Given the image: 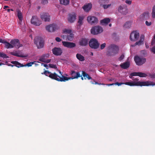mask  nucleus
Segmentation results:
<instances>
[{
	"label": "nucleus",
	"instance_id": "nucleus-1",
	"mask_svg": "<svg viewBox=\"0 0 155 155\" xmlns=\"http://www.w3.org/2000/svg\"><path fill=\"white\" fill-rule=\"evenodd\" d=\"M124 84L131 86H148L149 85H154L155 84H153V82H126L124 83Z\"/></svg>",
	"mask_w": 155,
	"mask_h": 155
},
{
	"label": "nucleus",
	"instance_id": "nucleus-2",
	"mask_svg": "<svg viewBox=\"0 0 155 155\" xmlns=\"http://www.w3.org/2000/svg\"><path fill=\"white\" fill-rule=\"evenodd\" d=\"M108 51L107 54L108 56H114L117 54L118 51V47L114 45H110L108 48Z\"/></svg>",
	"mask_w": 155,
	"mask_h": 155
},
{
	"label": "nucleus",
	"instance_id": "nucleus-3",
	"mask_svg": "<svg viewBox=\"0 0 155 155\" xmlns=\"http://www.w3.org/2000/svg\"><path fill=\"white\" fill-rule=\"evenodd\" d=\"M70 75L71 76V77H67L64 76L65 81H67L69 80L77 79L78 78L81 77V76L80 72H76L73 70H71V71Z\"/></svg>",
	"mask_w": 155,
	"mask_h": 155
},
{
	"label": "nucleus",
	"instance_id": "nucleus-4",
	"mask_svg": "<svg viewBox=\"0 0 155 155\" xmlns=\"http://www.w3.org/2000/svg\"><path fill=\"white\" fill-rule=\"evenodd\" d=\"M59 73L61 74V77L58 75L56 73L54 72L53 73H51V75L50 76V78H51L56 80L58 81L65 82L64 76L62 75L61 72L59 71Z\"/></svg>",
	"mask_w": 155,
	"mask_h": 155
},
{
	"label": "nucleus",
	"instance_id": "nucleus-5",
	"mask_svg": "<svg viewBox=\"0 0 155 155\" xmlns=\"http://www.w3.org/2000/svg\"><path fill=\"white\" fill-rule=\"evenodd\" d=\"M34 43L38 48H41L44 46V41L42 38L40 37H35L34 39Z\"/></svg>",
	"mask_w": 155,
	"mask_h": 155
},
{
	"label": "nucleus",
	"instance_id": "nucleus-6",
	"mask_svg": "<svg viewBox=\"0 0 155 155\" xmlns=\"http://www.w3.org/2000/svg\"><path fill=\"white\" fill-rule=\"evenodd\" d=\"M89 44L90 47L92 48L97 49L99 46L100 44L97 40L95 38H92L89 41Z\"/></svg>",
	"mask_w": 155,
	"mask_h": 155
},
{
	"label": "nucleus",
	"instance_id": "nucleus-7",
	"mask_svg": "<svg viewBox=\"0 0 155 155\" xmlns=\"http://www.w3.org/2000/svg\"><path fill=\"white\" fill-rule=\"evenodd\" d=\"M103 31L102 27L99 26H96L93 27L91 29V34L96 35L100 34Z\"/></svg>",
	"mask_w": 155,
	"mask_h": 155
},
{
	"label": "nucleus",
	"instance_id": "nucleus-8",
	"mask_svg": "<svg viewBox=\"0 0 155 155\" xmlns=\"http://www.w3.org/2000/svg\"><path fill=\"white\" fill-rule=\"evenodd\" d=\"M118 12L124 15H126L128 13V9L125 5L122 4L118 7L117 8Z\"/></svg>",
	"mask_w": 155,
	"mask_h": 155
},
{
	"label": "nucleus",
	"instance_id": "nucleus-9",
	"mask_svg": "<svg viewBox=\"0 0 155 155\" xmlns=\"http://www.w3.org/2000/svg\"><path fill=\"white\" fill-rule=\"evenodd\" d=\"M134 60L136 64L138 65H142L146 61L145 58L140 57L137 55H136L134 57Z\"/></svg>",
	"mask_w": 155,
	"mask_h": 155
},
{
	"label": "nucleus",
	"instance_id": "nucleus-10",
	"mask_svg": "<svg viewBox=\"0 0 155 155\" xmlns=\"http://www.w3.org/2000/svg\"><path fill=\"white\" fill-rule=\"evenodd\" d=\"M139 37V33L136 31H134L131 33L130 38L131 41H134L137 40Z\"/></svg>",
	"mask_w": 155,
	"mask_h": 155
},
{
	"label": "nucleus",
	"instance_id": "nucleus-11",
	"mask_svg": "<svg viewBox=\"0 0 155 155\" xmlns=\"http://www.w3.org/2000/svg\"><path fill=\"white\" fill-rule=\"evenodd\" d=\"M31 23L34 25L38 26L41 24V21L38 19L37 17L33 16L31 20Z\"/></svg>",
	"mask_w": 155,
	"mask_h": 155
},
{
	"label": "nucleus",
	"instance_id": "nucleus-12",
	"mask_svg": "<svg viewBox=\"0 0 155 155\" xmlns=\"http://www.w3.org/2000/svg\"><path fill=\"white\" fill-rule=\"evenodd\" d=\"M46 30L49 32H53L57 29V25L55 24H52L46 27Z\"/></svg>",
	"mask_w": 155,
	"mask_h": 155
},
{
	"label": "nucleus",
	"instance_id": "nucleus-13",
	"mask_svg": "<svg viewBox=\"0 0 155 155\" xmlns=\"http://www.w3.org/2000/svg\"><path fill=\"white\" fill-rule=\"evenodd\" d=\"M76 14L74 12L69 14L68 18V21L70 23L74 22L76 19Z\"/></svg>",
	"mask_w": 155,
	"mask_h": 155
},
{
	"label": "nucleus",
	"instance_id": "nucleus-14",
	"mask_svg": "<svg viewBox=\"0 0 155 155\" xmlns=\"http://www.w3.org/2000/svg\"><path fill=\"white\" fill-rule=\"evenodd\" d=\"M40 18L45 21H49L50 19L49 14L46 13H41L40 14Z\"/></svg>",
	"mask_w": 155,
	"mask_h": 155
},
{
	"label": "nucleus",
	"instance_id": "nucleus-15",
	"mask_svg": "<svg viewBox=\"0 0 155 155\" xmlns=\"http://www.w3.org/2000/svg\"><path fill=\"white\" fill-rule=\"evenodd\" d=\"M62 43L64 47L69 48H74L76 46L75 43L71 42L63 41H62Z\"/></svg>",
	"mask_w": 155,
	"mask_h": 155
},
{
	"label": "nucleus",
	"instance_id": "nucleus-16",
	"mask_svg": "<svg viewBox=\"0 0 155 155\" xmlns=\"http://www.w3.org/2000/svg\"><path fill=\"white\" fill-rule=\"evenodd\" d=\"M52 53L56 56L61 55L62 53V51L60 48L54 47L52 49Z\"/></svg>",
	"mask_w": 155,
	"mask_h": 155
},
{
	"label": "nucleus",
	"instance_id": "nucleus-17",
	"mask_svg": "<svg viewBox=\"0 0 155 155\" xmlns=\"http://www.w3.org/2000/svg\"><path fill=\"white\" fill-rule=\"evenodd\" d=\"M87 20L88 22L91 24H96L98 21L97 18L94 16H89Z\"/></svg>",
	"mask_w": 155,
	"mask_h": 155
},
{
	"label": "nucleus",
	"instance_id": "nucleus-18",
	"mask_svg": "<svg viewBox=\"0 0 155 155\" xmlns=\"http://www.w3.org/2000/svg\"><path fill=\"white\" fill-rule=\"evenodd\" d=\"M10 43L15 48H18L21 46L20 44L19 40L18 39H12L10 41Z\"/></svg>",
	"mask_w": 155,
	"mask_h": 155
},
{
	"label": "nucleus",
	"instance_id": "nucleus-19",
	"mask_svg": "<svg viewBox=\"0 0 155 155\" xmlns=\"http://www.w3.org/2000/svg\"><path fill=\"white\" fill-rule=\"evenodd\" d=\"M89 39L86 38L81 39L79 42V45L82 46H86L88 44Z\"/></svg>",
	"mask_w": 155,
	"mask_h": 155
},
{
	"label": "nucleus",
	"instance_id": "nucleus-20",
	"mask_svg": "<svg viewBox=\"0 0 155 155\" xmlns=\"http://www.w3.org/2000/svg\"><path fill=\"white\" fill-rule=\"evenodd\" d=\"M92 7V4L91 3L85 4L83 7V8L84 11L87 12H89Z\"/></svg>",
	"mask_w": 155,
	"mask_h": 155
},
{
	"label": "nucleus",
	"instance_id": "nucleus-21",
	"mask_svg": "<svg viewBox=\"0 0 155 155\" xmlns=\"http://www.w3.org/2000/svg\"><path fill=\"white\" fill-rule=\"evenodd\" d=\"M130 63L129 62H125L120 65V67L124 69H126L128 68L130 66Z\"/></svg>",
	"mask_w": 155,
	"mask_h": 155
},
{
	"label": "nucleus",
	"instance_id": "nucleus-22",
	"mask_svg": "<svg viewBox=\"0 0 155 155\" xmlns=\"http://www.w3.org/2000/svg\"><path fill=\"white\" fill-rule=\"evenodd\" d=\"M10 54L14 56H15L17 57H26V56H25L24 54H19V53L17 52L16 51L15 52H10Z\"/></svg>",
	"mask_w": 155,
	"mask_h": 155
},
{
	"label": "nucleus",
	"instance_id": "nucleus-23",
	"mask_svg": "<svg viewBox=\"0 0 155 155\" xmlns=\"http://www.w3.org/2000/svg\"><path fill=\"white\" fill-rule=\"evenodd\" d=\"M12 64H13L18 68H20L24 67V65L21 64L17 61H12L11 62Z\"/></svg>",
	"mask_w": 155,
	"mask_h": 155
},
{
	"label": "nucleus",
	"instance_id": "nucleus-24",
	"mask_svg": "<svg viewBox=\"0 0 155 155\" xmlns=\"http://www.w3.org/2000/svg\"><path fill=\"white\" fill-rule=\"evenodd\" d=\"M82 75L84 77V79H87L88 80L91 79V77L87 73H86L84 71H82Z\"/></svg>",
	"mask_w": 155,
	"mask_h": 155
},
{
	"label": "nucleus",
	"instance_id": "nucleus-25",
	"mask_svg": "<svg viewBox=\"0 0 155 155\" xmlns=\"http://www.w3.org/2000/svg\"><path fill=\"white\" fill-rule=\"evenodd\" d=\"M3 44L5 45V47L7 48H12L14 46L10 43L8 42L5 40L4 41Z\"/></svg>",
	"mask_w": 155,
	"mask_h": 155
},
{
	"label": "nucleus",
	"instance_id": "nucleus-26",
	"mask_svg": "<svg viewBox=\"0 0 155 155\" xmlns=\"http://www.w3.org/2000/svg\"><path fill=\"white\" fill-rule=\"evenodd\" d=\"M17 16L20 22H21L23 20V16L21 11L18 9L17 11Z\"/></svg>",
	"mask_w": 155,
	"mask_h": 155
},
{
	"label": "nucleus",
	"instance_id": "nucleus-27",
	"mask_svg": "<svg viewBox=\"0 0 155 155\" xmlns=\"http://www.w3.org/2000/svg\"><path fill=\"white\" fill-rule=\"evenodd\" d=\"M110 21V19L109 18H107L101 20V23L102 25L107 24Z\"/></svg>",
	"mask_w": 155,
	"mask_h": 155
},
{
	"label": "nucleus",
	"instance_id": "nucleus-28",
	"mask_svg": "<svg viewBox=\"0 0 155 155\" xmlns=\"http://www.w3.org/2000/svg\"><path fill=\"white\" fill-rule=\"evenodd\" d=\"M76 57L78 60L81 61H83L85 60L84 57L80 54H77Z\"/></svg>",
	"mask_w": 155,
	"mask_h": 155
},
{
	"label": "nucleus",
	"instance_id": "nucleus-29",
	"mask_svg": "<svg viewBox=\"0 0 155 155\" xmlns=\"http://www.w3.org/2000/svg\"><path fill=\"white\" fill-rule=\"evenodd\" d=\"M60 3L64 5H67L69 4V0H60Z\"/></svg>",
	"mask_w": 155,
	"mask_h": 155
},
{
	"label": "nucleus",
	"instance_id": "nucleus-30",
	"mask_svg": "<svg viewBox=\"0 0 155 155\" xmlns=\"http://www.w3.org/2000/svg\"><path fill=\"white\" fill-rule=\"evenodd\" d=\"M74 35L73 34L70 33L68 35L67 39L68 41H72Z\"/></svg>",
	"mask_w": 155,
	"mask_h": 155
},
{
	"label": "nucleus",
	"instance_id": "nucleus-31",
	"mask_svg": "<svg viewBox=\"0 0 155 155\" xmlns=\"http://www.w3.org/2000/svg\"><path fill=\"white\" fill-rule=\"evenodd\" d=\"M131 25V22L130 21L126 22L124 25V27L125 28H129Z\"/></svg>",
	"mask_w": 155,
	"mask_h": 155
},
{
	"label": "nucleus",
	"instance_id": "nucleus-32",
	"mask_svg": "<svg viewBox=\"0 0 155 155\" xmlns=\"http://www.w3.org/2000/svg\"><path fill=\"white\" fill-rule=\"evenodd\" d=\"M84 18L82 17L79 16V20L78 21V26L80 27L83 24V21Z\"/></svg>",
	"mask_w": 155,
	"mask_h": 155
},
{
	"label": "nucleus",
	"instance_id": "nucleus-33",
	"mask_svg": "<svg viewBox=\"0 0 155 155\" xmlns=\"http://www.w3.org/2000/svg\"><path fill=\"white\" fill-rule=\"evenodd\" d=\"M134 76H138V72H134L131 73L129 75V77L131 79H133Z\"/></svg>",
	"mask_w": 155,
	"mask_h": 155
},
{
	"label": "nucleus",
	"instance_id": "nucleus-34",
	"mask_svg": "<svg viewBox=\"0 0 155 155\" xmlns=\"http://www.w3.org/2000/svg\"><path fill=\"white\" fill-rule=\"evenodd\" d=\"M147 76V74L144 73L138 72V76L140 77H146Z\"/></svg>",
	"mask_w": 155,
	"mask_h": 155
},
{
	"label": "nucleus",
	"instance_id": "nucleus-35",
	"mask_svg": "<svg viewBox=\"0 0 155 155\" xmlns=\"http://www.w3.org/2000/svg\"><path fill=\"white\" fill-rule=\"evenodd\" d=\"M45 55H44L41 57H40L39 59V61L41 62H45L46 59L45 58Z\"/></svg>",
	"mask_w": 155,
	"mask_h": 155
},
{
	"label": "nucleus",
	"instance_id": "nucleus-36",
	"mask_svg": "<svg viewBox=\"0 0 155 155\" xmlns=\"http://www.w3.org/2000/svg\"><path fill=\"white\" fill-rule=\"evenodd\" d=\"M143 43V41L141 40H140L136 42L134 45H133V46H135L137 45H140L142 44Z\"/></svg>",
	"mask_w": 155,
	"mask_h": 155
},
{
	"label": "nucleus",
	"instance_id": "nucleus-37",
	"mask_svg": "<svg viewBox=\"0 0 155 155\" xmlns=\"http://www.w3.org/2000/svg\"><path fill=\"white\" fill-rule=\"evenodd\" d=\"M44 74L46 76H48L50 78V76L51 75V73L48 71L45 70L44 72Z\"/></svg>",
	"mask_w": 155,
	"mask_h": 155
},
{
	"label": "nucleus",
	"instance_id": "nucleus-38",
	"mask_svg": "<svg viewBox=\"0 0 155 155\" xmlns=\"http://www.w3.org/2000/svg\"><path fill=\"white\" fill-rule=\"evenodd\" d=\"M0 57L6 58H8V57L6 54L2 52H0Z\"/></svg>",
	"mask_w": 155,
	"mask_h": 155
},
{
	"label": "nucleus",
	"instance_id": "nucleus-39",
	"mask_svg": "<svg viewBox=\"0 0 155 155\" xmlns=\"http://www.w3.org/2000/svg\"><path fill=\"white\" fill-rule=\"evenodd\" d=\"M35 61L31 62L26 64H25L24 65V67H26L27 66L28 67H31L32 66V65L34 64V63Z\"/></svg>",
	"mask_w": 155,
	"mask_h": 155
},
{
	"label": "nucleus",
	"instance_id": "nucleus-40",
	"mask_svg": "<svg viewBox=\"0 0 155 155\" xmlns=\"http://www.w3.org/2000/svg\"><path fill=\"white\" fill-rule=\"evenodd\" d=\"M152 15L153 18H155V5L153 6V8Z\"/></svg>",
	"mask_w": 155,
	"mask_h": 155
},
{
	"label": "nucleus",
	"instance_id": "nucleus-41",
	"mask_svg": "<svg viewBox=\"0 0 155 155\" xmlns=\"http://www.w3.org/2000/svg\"><path fill=\"white\" fill-rule=\"evenodd\" d=\"M49 67L51 68H54L55 69L57 68L56 66L55 65H54V64H49Z\"/></svg>",
	"mask_w": 155,
	"mask_h": 155
},
{
	"label": "nucleus",
	"instance_id": "nucleus-42",
	"mask_svg": "<svg viewBox=\"0 0 155 155\" xmlns=\"http://www.w3.org/2000/svg\"><path fill=\"white\" fill-rule=\"evenodd\" d=\"M111 4L108 5H103V7L104 9H106L111 6Z\"/></svg>",
	"mask_w": 155,
	"mask_h": 155
},
{
	"label": "nucleus",
	"instance_id": "nucleus-43",
	"mask_svg": "<svg viewBox=\"0 0 155 155\" xmlns=\"http://www.w3.org/2000/svg\"><path fill=\"white\" fill-rule=\"evenodd\" d=\"M106 44L105 43H104L100 46V48L101 50L103 49L106 46Z\"/></svg>",
	"mask_w": 155,
	"mask_h": 155
},
{
	"label": "nucleus",
	"instance_id": "nucleus-44",
	"mask_svg": "<svg viewBox=\"0 0 155 155\" xmlns=\"http://www.w3.org/2000/svg\"><path fill=\"white\" fill-rule=\"evenodd\" d=\"M48 0H42L41 2V3L43 5L46 4L48 3Z\"/></svg>",
	"mask_w": 155,
	"mask_h": 155
},
{
	"label": "nucleus",
	"instance_id": "nucleus-45",
	"mask_svg": "<svg viewBox=\"0 0 155 155\" xmlns=\"http://www.w3.org/2000/svg\"><path fill=\"white\" fill-rule=\"evenodd\" d=\"M125 2L129 5H130L132 3V1L131 0H126Z\"/></svg>",
	"mask_w": 155,
	"mask_h": 155
},
{
	"label": "nucleus",
	"instance_id": "nucleus-46",
	"mask_svg": "<svg viewBox=\"0 0 155 155\" xmlns=\"http://www.w3.org/2000/svg\"><path fill=\"white\" fill-rule=\"evenodd\" d=\"M124 84V83L120 82L119 83L118 82H117L115 83V85H117L118 86H120L122 84Z\"/></svg>",
	"mask_w": 155,
	"mask_h": 155
},
{
	"label": "nucleus",
	"instance_id": "nucleus-47",
	"mask_svg": "<svg viewBox=\"0 0 155 155\" xmlns=\"http://www.w3.org/2000/svg\"><path fill=\"white\" fill-rule=\"evenodd\" d=\"M94 81L95 82V83H94L92 81H91V83L92 84H99V85L102 84V85H104L105 84H104L99 83L98 82H97L96 81Z\"/></svg>",
	"mask_w": 155,
	"mask_h": 155
},
{
	"label": "nucleus",
	"instance_id": "nucleus-48",
	"mask_svg": "<svg viewBox=\"0 0 155 155\" xmlns=\"http://www.w3.org/2000/svg\"><path fill=\"white\" fill-rule=\"evenodd\" d=\"M124 55L123 54L121 55L120 56L119 58L118 59L119 61H121L124 58Z\"/></svg>",
	"mask_w": 155,
	"mask_h": 155
},
{
	"label": "nucleus",
	"instance_id": "nucleus-49",
	"mask_svg": "<svg viewBox=\"0 0 155 155\" xmlns=\"http://www.w3.org/2000/svg\"><path fill=\"white\" fill-rule=\"evenodd\" d=\"M145 24L149 26L151 25L152 23L151 22H148V21H146L145 22Z\"/></svg>",
	"mask_w": 155,
	"mask_h": 155
},
{
	"label": "nucleus",
	"instance_id": "nucleus-50",
	"mask_svg": "<svg viewBox=\"0 0 155 155\" xmlns=\"http://www.w3.org/2000/svg\"><path fill=\"white\" fill-rule=\"evenodd\" d=\"M55 40L57 42H60L61 41V39L60 38L57 37L55 38Z\"/></svg>",
	"mask_w": 155,
	"mask_h": 155
},
{
	"label": "nucleus",
	"instance_id": "nucleus-51",
	"mask_svg": "<svg viewBox=\"0 0 155 155\" xmlns=\"http://www.w3.org/2000/svg\"><path fill=\"white\" fill-rule=\"evenodd\" d=\"M150 78L152 79L155 78V74H151L150 75Z\"/></svg>",
	"mask_w": 155,
	"mask_h": 155
},
{
	"label": "nucleus",
	"instance_id": "nucleus-52",
	"mask_svg": "<svg viewBox=\"0 0 155 155\" xmlns=\"http://www.w3.org/2000/svg\"><path fill=\"white\" fill-rule=\"evenodd\" d=\"M131 79L134 81V82H139L138 81L139 79L137 78H135L134 77H133V78Z\"/></svg>",
	"mask_w": 155,
	"mask_h": 155
},
{
	"label": "nucleus",
	"instance_id": "nucleus-53",
	"mask_svg": "<svg viewBox=\"0 0 155 155\" xmlns=\"http://www.w3.org/2000/svg\"><path fill=\"white\" fill-rule=\"evenodd\" d=\"M151 51L155 54V46L152 48Z\"/></svg>",
	"mask_w": 155,
	"mask_h": 155
},
{
	"label": "nucleus",
	"instance_id": "nucleus-54",
	"mask_svg": "<svg viewBox=\"0 0 155 155\" xmlns=\"http://www.w3.org/2000/svg\"><path fill=\"white\" fill-rule=\"evenodd\" d=\"M155 43V39H153L152 40L151 42V45H153Z\"/></svg>",
	"mask_w": 155,
	"mask_h": 155
},
{
	"label": "nucleus",
	"instance_id": "nucleus-55",
	"mask_svg": "<svg viewBox=\"0 0 155 155\" xmlns=\"http://www.w3.org/2000/svg\"><path fill=\"white\" fill-rule=\"evenodd\" d=\"M51 59H46L45 63H49L51 62Z\"/></svg>",
	"mask_w": 155,
	"mask_h": 155
},
{
	"label": "nucleus",
	"instance_id": "nucleus-56",
	"mask_svg": "<svg viewBox=\"0 0 155 155\" xmlns=\"http://www.w3.org/2000/svg\"><path fill=\"white\" fill-rule=\"evenodd\" d=\"M5 40L3 39H2L0 38V42L2 43H4V42Z\"/></svg>",
	"mask_w": 155,
	"mask_h": 155
},
{
	"label": "nucleus",
	"instance_id": "nucleus-57",
	"mask_svg": "<svg viewBox=\"0 0 155 155\" xmlns=\"http://www.w3.org/2000/svg\"><path fill=\"white\" fill-rule=\"evenodd\" d=\"M114 80V78H111L108 79V80L110 81H111Z\"/></svg>",
	"mask_w": 155,
	"mask_h": 155
},
{
	"label": "nucleus",
	"instance_id": "nucleus-58",
	"mask_svg": "<svg viewBox=\"0 0 155 155\" xmlns=\"http://www.w3.org/2000/svg\"><path fill=\"white\" fill-rule=\"evenodd\" d=\"M9 8V7H8V6L5 5V6L3 8H4V9H6V8Z\"/></svg>",
	"mask_w": 155,
	"mask_h": 155
},
{
	"label": "nucleus",
	"instance_id": "nucleus-59",
	"mask_svg": "<svg viewBox=\"0 0 155 155\" xmlns=\"http://www.w3.org/2000/svg\"><path fill=\"white\" fill-rule=\"evenodd\" d=\"M66 31L68 33H70L71 32V31H69V30H66Z\"/></svg>",
	"mask_w": 155,
	"mask_h": 155
},
{
	"label": "nucleus",
	"instance_id": "nucleus-60",
	"mask_svg": "<svg viewBox=\"0 0 155 155\" xmlns=\"http://www.w3.org/2000/svg\"><path fill=\"white\" fill-rule=\"evenodd\" d=\"M44 65L45 67H46V68L48 66L46 64H44Z\"/></svg>",
	"mask_w": 155,
	"mask_h": 155
},
{
	"label": "nucleus",
	"instance_id": "nucleus-61",
	"mask_svg": "<svg viewBox=\"0 0 155 155\" xmlns=\"http://www.w3.org/2000/svg\"><path fill=\"white\" fill-rule=\"evenodd\" d=\"M106 85L108 86H111V84H106Z\"/></svg>",
	"mask_w": 155,
	"mask_h": 155
},
{
	"label": "nucleus",
	"instance_id": "nucleus-62",
	"mask_svg": "<svg viewBox=\"0 0 155 155\" xmlns=\"http://www.w3.org/2000/svg\"><path fill=\"white\" fill-rule=\"evenodd\" d=\"M7 11L8 12H9L10 11V9H7Z\"/></svg>",
	"mask_w": 155,
	"mask_h": 155
},
{
	"label": "nucleus",
	"instance_id": "nucleus-63",
	"mask_svg": "<svg viewBox=\"0 0 155 155\" xmlns=\"http://www.w3.org/2000/svg\"><path fill=\"white\" fill-rule=\"evenodd\" d=\"M10 66H11L12 67H13L14 65H12L11 64H10Z\"/></svg>",
	"mask_w": 155,
	"mask_h": 155
},
{
	"label": "nucleus",
	"instance_id": "nucleus-64",
	"mask_svg": "<svg viewBox=\"0 0 155 155\" xmlns=\"http://www.w3.org/2000/svg\"><path fill=\"white\" fill-rule=\"evenodd\" d=\"M146 46L147 48H148L149 47L148 46H147L146 44Z\"/></svg>",
	"mask_w": 155,
	"mask_h": 155
}]
</instances>
